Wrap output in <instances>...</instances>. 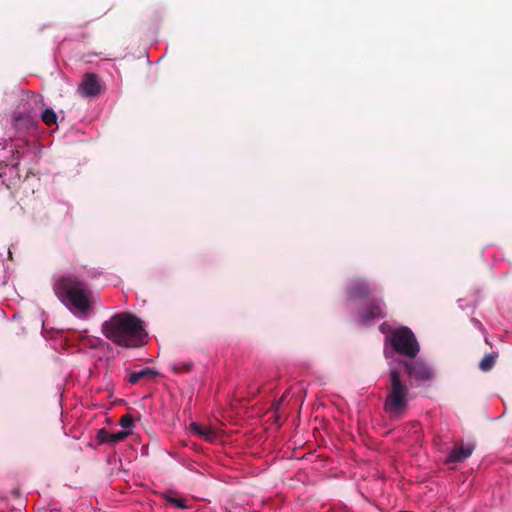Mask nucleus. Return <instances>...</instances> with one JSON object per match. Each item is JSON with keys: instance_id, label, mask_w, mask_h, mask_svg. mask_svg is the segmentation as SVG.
I'll return each instance as SVG.
<instances>
[{"instance_id": "nucleus-2", "label": "nucleus", "mask_w": 512, "mask_h": 512, "mask_svg": "<svg viewBox=\"0 0 512 512\" xmlns=\"http://www.w3.org/2000/svg\"><path fill=\"white\" fill-rule=\"evenodd\" d=\"M102 332L114 344L124 347L141 346L147 336L142 320L130 313L112 316L103 323Z\"/></svg>"}, {"instance_id": "nucleus-9", "label": "nucleus", "mask_w": 512, "mask_h": 512, "mask_svg": "<svg viewBox=\"0 0 512 512\" xmlns=\"http://www.w3.org/2000/svg\"><path fill=\"white\" fill-rule=\"evenodd\" d=\"M190 429L193 432H195L196 434H198L199 436H201L202 438H204L210 442H213L216 439L215 431L208 426H201L197 423H191Z\"/></svg>"}, {"instance_id": "nucleus-15", "label": "nucleus", "mask_w": 512, "mask_h": 512, "mask_svg": "<svg viewBox=\"0 0 512 512\" xmlns=\"http://www.w3.org/2000/svg\"><path fill=\"white\" fill-rule=\"evenodd\" d=\"M166 500L168 503H170L171 505H173L179 509L188 508V506L186 505L185 500L183 498L176 497L174 495H167Z\"/></svg>"}, {"instance_id": "nucleus-12", "label": "nucleus", "mask_w": 512, "mask_h": 512, "mask_svg": "<svg viewBox=\"0 0 512 512\" xmlns=\"http://www.w3.org/2000/svg\"><path fill=\"white\" fill-rule=\"evenodd\" d=\"M157 373L150 369V368H145V369H142L140 371H135V372H132L129 376V383L130 384H135L137 383L140 379L142 378H146V377H154Z\"/></svg>"}, {"instance_id": "nucleus-13", "label": "nucleus", "mask_w": 512, "mask_h": 512, "mask_svg": "<svg viewBox=\"0 0 512 512\" xmlns=\"http://www.w3.org/2000/svg\"><path fill=\"white\" fill-rule=\"evenodd\" d=\"M41 118L46 125H53L57 122V115L52 109H46L42 113Z\"/></svg>"}, {"instance_id": "nucleus-16", "label": "nucleus", "mask_w": 512, "mask_h": 512, "mask_svg": "<svg viewBox=\"0 0 512 512\" xmlns=\"http://www.w3.org/2000/svg\"><path fill=\"white\" fill-rule=\"evenodd\" d=\"M120 425L123 430H129L131 432L133 427V420L129 415H125L121 418Z\"/></svg>"}, {"instance_id": "nucleus-3", "label": "nucleus", "mask_w": 512, "mask_h": 512, "mask_svg": "<svg viewBox=\"0 0 512 512\" xmlns=\"http://www.w3.org/2000/svg\"><path fill=\"white\" fill-rule=\"evenodd\" d=\"M390 388L387 391L384 408L393 418H400L405 413L410 394L408 387L400 379L398 371L394 367V361L389 363Z\"/></svg>"}, {"instance_id": "nucleus-11", "label": "nucleus", "mask_w": 512, "mask_h": 512, "mask_svg": "<svg viewBox=\"0 0 512 512\" xmlns=\"http://www.w3.org/2000/svg\"><path fill=\"white\" fill-rule=\"evenodd\" d=\"M104 434V432H102ZM130 434L129 430H121L114 433H105V436L101 438L103 442L117 443L124 440Z\"/></svg>"}, {"instance_id": "nucleus-7", "label": "nucleus", "mask_w": 512, "mask_h": 512, "mask_svg": "<svg viewBox=\"0 0 512 512\" xmlns=\"http://www.w3.org/2000/svg\"><path fill=\"white\" fill-rule=\"evenodd\" d=\"M384 316V303L379 300L373 303L372 307L362 310L358 316V320L363 325H369L374 320L383 318Z\"/></svg>"}, {"instance_id": "nucleus-17", "label": "nucleus", "mask_w": 512, "mask_h": 512, "mask_svg": "<svg viewBox=\"0 0 512 512\" xmlns=\"http://www.w3.org/2000/svg\"><path fill=\"white\" fill-rule=\"evenodd\" d=\"M88 345L91 347H95L97 345L98 339L97 338H88Z\"/></svg>"}, {"instance_id": "nucleus-4", "label": "nucleus", "mask_w": 512, "mask_h": 512, "mask_svg": "<svg viewBox=\"0 0 512 512\" xmlns=\"http://www.w3.org/2000/svg\"><path fill=\"white\" fill-rule=\"evenodd\" d=\"M392 348L401 355L415 358L419 352V344L413 332L407 327H401L395 330L386 339Z\"/></svg>"}, {"instance_id": "nucleus-6", "label": "nucleus", "mask_w": 512, "mask_h": 512, "mask_svg": "<svg viewBox=\"0 0 512 512\" xmlns=\"http://www.w3.org/2000/svg\"><path fill=\"white\" fill-rule=\"evenodd\" d=\"M410 377L416 380H428L432 376L431 369L420 360L403 363Z\"/></svg>"}, {"instance_id": "nucleus-10", "label": "nucleus", "mask_w": 512, "mask_h": 512, "mask_svg": "<svg viewBox=\"0 0 512 512\" xmlns=\"http://www.w3.org/2000/svg\"><path fill=\"white\" fill-rule=\"evenodd\" d=\"M369 292L368 286L364 281H358L355 285L349 290V299L356 300Z\"/></svg>"}, {"instance_id": "nucleus-5", "label": "nucleus", "mask_w": 512, "mask_h": 512, "mask_svg": "<svg viewBox=\"0 0 512 512\" xmlns=\"http://www.w3.org/2000/svg\"><path fill=\"white\" fill-rule=\"evenodd\" d=\"M77 90L85 98L96 97L101 92V84L97 75L93 73L85 74Z\"/></svg>"}, {"instance_id": "nucleus-8", "label": "nucleus", "mask_w": 512, "mask_h": 512, "mask_svg": "<svg viewBox=\"0 0 512 512\" xmlns=\"http://www.w3.org/2000/svg\"><path fill=\"white\" fill-rule=\"evenodd\" d=\"M473 450H474V445L470 444V443L465 446L457 447L449 453V455L447 457V461L448 462H461V461L465 460L466 458H468L472 454Z\"/></svg>"}, {"instance_id": "nucleus-18", "label": "nucleus", "mask_w": 512, "mask_h": 512, "mask_svg": "<svg viewBox=\"0 0 512 512\" xmlns=\"http://www.w3.org/2000/svg\"><path fill=\"white\" fill-rule=\"evenodd\" d=\"M385 357H386L387 359H389V358L391 357V356H390V353L388 352V350H387V349H385Z\"/></svg>"}, {"instance_id": "nucleus-14", "label": "nucleus", "mask_w": 512, "mask_h": 512, "mask_svg": "<svg viewBox=\"0 0 512 512\" xmlns=\"http://www.w3.org/2000/svg\"><path fill=\"white\" fill-rule=\"evenodd\" d=\"M495 363V356L493 354L486 355L479 364V367L482 371H488L492 368Z\"/></svg>"}, {"instance_id": "nucleus-1", "label": "nucleus", "mask_w": 512, "mask_h": 512, "mask_svg": "<svg viewBox=\"0 0 512 512\" xmlns=\"http://www.w3.org/2000/svg\"><path fill=\"white\" fill-rule=\"evenodd\" d=\"M53 290L60 302L79 319H87L97 302L86 284L72 274L55 277Z\"/></svg>"}]
</instances>
